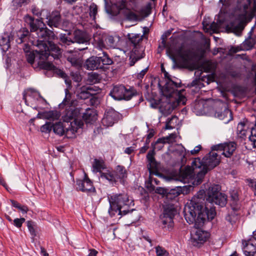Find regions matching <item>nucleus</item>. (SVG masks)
<instances>
[{"label":"nucleus","mask_w":256,"mask_h":256,"mask_svg":"<svg viewBox=\"0 0 256 256\" xmlns=\"http://www.w3.org/2000/svg\"><path fill=\"white\" fill-rule=\"evenodd\" d=\"M219 184H212L206 191L200 190L184 208V218L188 222H196L198 227L214 218L216 215L215 208L211 205L214 203L221 207L227 203V196L220 192Z\"/></svg>","instance_id":"1"},{"label":"nucleus","mask_w":256,"mask_h":256,"mask_svg":"<svg viewBox=\"0 0 256 256\" xmlns=\"http://www.w3.org/2000/svg\"><path fill=\"white\" fill-rule=\"evenodd\" d=\"M32 44L36 46V49L30 51V46L28 44H24L23 48L26 53V56L28 62L32 64L34 62L37 63L38 66L42 69L47 70H54L56 67L49 61L52 58L58 60L61 56L62 50L58 46L52 44L51 46V51L46 50L44 46L42 44Z\"/></svg>","instance_id":"2"},{"label":"nucleus","mask_w":256,"mask_h":256,"mask_svg":"<svg viewBox=\"0 0 256 256\" xmlns=\"http://www.w3.org/2000/svg\"><path fill=\"white\" fill-rule=\"evenodd\" d=\"M230 5L235 6L234 15L240 22L236 35L240 36L244 29L243 22L250 21L254 17L256 12V2L253 0H228Z\"/></svg>","instance_id":"3"},{"label":"nucleus","mask_w":256,"mask_h":256,"mask_svg":"<svg viewBox=\"0 0 256 256\" xmlns=\"http://www.w3.org/2000/svg\"><path fill=\"white\" fill-rule=\"evenodd\" d=\"M110 207L108 212L112 216L116 212L119 215H126L133 209H130L131 206L134 205V201L130 199L126 194H116L108 198Z\"/></svg>","instance_id":"4"},{"label":"nucleus","mask_w":256,"mask_h":256,"mask_svg":"<svg viewBox=\"0 0 256 256\" xmlns=\"http://www.w3.org/2000/svg\"><path fill=\"white\" fill-rule=\"evenodd\" d=\"M65 94L64 98L59 105L60 108L64 110L62 116L63 120L66 122L74 120V124H76L78 118L81 117L80 110L75 107V100L72 99V94L68 89L65 90Z\"/></svg>","instance_id":"5"},{"label":"nucleus","mask_w":256,"mask_h":256,"mask_svg":"<svg viewBox=\"0 0 256 256\" xmlns=\"http://www.w3.org/2000/svg\"><path fill=\"white\" fill-rule=\"evenodd\" d=\"M201 166L200 159L199 158H195L192 160L191 166H188L184 170H180L182 180L185 182L186 180L194 178L196 175V184H200L206 172V170L204 172L201 170Z\"/></svg>","instance_id":"6"},{"label":"nucleus","mask_w":256,"mask_h":256,"mask_svg":"<svg viewBox=\"0 0 256 256\" xmlns=\"http://www.w3.org/2000/svg\"><path fill=\"white\" fill-rule=\"evenodd\" d=\"M174 138L175 134H171L168 136L160 138L158 139L154 143L152 144L151 146L152 149L148 152L146 156V158L148 161L147 167L148 171L151 174H156L157 170L158 164L154 158L155 150H162L166 143L170 142V139H174Z\"/></svg>","instance_id":"7"},{"label":"nucleus","mask_w":256,"mask_h":256,"mask_svg":"<svg viewBox=\"0 0 256 256\" xmlns=\"http://www.w3.org/2000/svg\"><path fill=\"white\" fill-rule=\"evenodd\" d=\"M36 39L32 40V44H36L38 42L40 44H42L44 46V49L46 50L51 51V46L50 45H54L58 46L56 44L53 43L52 40L55 39L56 36L54 32L47 28H40L36 32Z\"/></svg>","instance_id":"8"},{"label":"nucleus","mask_w":256,"mask_h":256,"mask_svg":"<svg viewBox=\"0 0 256 256\" xmlns=\"http://www.w3.org/2000/svg\"><path fill=\"white\" fill-rule=\"evenodd\" d=\"M179 62L182 68L193 70L196 68L194 62L195 56L190 50H183L182 48L178 52Z\"/></svg>","instance_id":"9"},{"label":"nucleus","mask_w":256,"mask_h":256,"mask_svg":"<svg viewBox=\"0 0 256 256\" xmlns=\"http://www.w3.org/2000/svg\"><path fill=\"white\" fill-rule=\"evenodd\" d=\"M220 162V156L219 154L212 150L207 154L203 158L200 160L202 164L201 170L204 172L206 171V174L208 170H210L216 166Z\"/></svg>","instance_id":"10"},{"label":"nucleus","mask_w":256,"mask_h":256,"mask_svg":"<svg viewBox=\"0 0 256 256\" xmlns=\"http://www.w3.org/2000/svg\"><path fill=\"white\" fill-rule=\"evenodd\" d=\"M109 94L115 100H130L135 92L134 90L127 89L123 85H116L113 87Z\"/></svg>","instance_id":"11"},{"label":"nucleus","mask_w":256,"mask_h":256,"mask_svg":"<svg viewBox=\"0 0 256 256\" xmlns=\"http://www.w3.org/2000/svg\"><path fill=\"white\" fill-rule=\"evenodd\" d=\"M94 44L100 50L113 47L115 45V40L112 36L96 32L94 34Z\"/></svg>","instance_id":"12"},{"label":"nucleus","mask_w":256,"mask_h":256,"mask_svg":"<svg viewBox=\"0 0 256 256\" xmlns=\"http://www.w3.org/2000/svg\"><path fill=\"white\" fill-rule=\"evenodd\" d=\"M177 213V210L173 204H168L164 206L162 216L161 220L162 224L165 227L172 228L173 226V218Z\"/></svg>","instance_id":"13"},{"label":"nucleus","mask_w":256,"mask_h":256,"mask_svg":"<svg viewBox=\"0 0 256 256\" xmlns=\"http://www.w3.org/2000/svg\"><path fill=\"white\" fill-rule=\"evenodd\" d=\"M237 144L234 142H229L218 145L214 146L212 150L222 152V154L226 158H230L236 150Z\"/></svg>","instance_id":"14"},{"label":"nucleus","mask_w":256,"mask_h":256,"mask_svg":"<svg viewBox=\"0 0 256 256\" xmlns=\"http://www.w3.org/2000/svg\"><path fill=\"white\" fill-rule=\"evenodd\" d=\"M189 224V222H188ZM194 224V228L196 230L193 234H191V238L192 244L194 246H198V244H204L208 238L210 234L208 232L202 230L200 228L204 226L198 227L196 225V222L190 224Z\"/></svg>","instance_id":"15"},{"label":"nucleus","mask_w":256,"mask_h":256,"mask_svg":"<svg viewBox=\"0 0 256 256\" xmlns=\"http://www.w3.org/2000/svg\"><path fill=\"white\" fill-rule=\"evenodd\" d=\"M76 188L78 190L84 192H95L96 189L93 186L92 181L89 178L87 174L84 173L82 180H76Z\"/></svg>","instance_id":"16"},{"label":"nucleus","mask_w":256,"mask_h":256,"mask_svg":"<svg viewBox=\"0 0 256 256\" xmlns=\"http://www.w3.org/2000/svg\"><path fill=\"white\" fill-rule=\"evenodd\" d=\"M119 118V113L112 108L106 110L102 120V124L106 126H112Z\"/></svg>","instance_id":"17"},{"label":"nucleus","mask_w":256,"mask_h":256,"mask_svg":"<svg viewBox=\"0 0 256 256\" xmlns=\"http://www.w3.org/2000/svg\"><path fill=\"white\" fill-rule=\"evenodd\" d=\"M24 21L30 26L31 32H38L42 26H44L41 20L34 19L29 15L25 16Z\"/></svg>","instance_id":"18"},{"label":"nucleus","mask_w":256,"mask_h":256,"mask_svg":"<svg viewBox=\"0 0 256 256\" xmlns=\"http://www.w3.org/2000/svg\"><path fill=\"white\" fill-rule=\"evenodd\" d=\"M230 204L234 212L240 210L241 204L238 198V194L237 190H232L230 192Z\"/></svg>","instance_id":"19"},{"label":"nucleus","mask_w":256,"mask_h":256,"mask_svg":"<svg viewBox=\"0 0 256 256\" xmlns=\"http://www.w3.org/2000/svg\"><path fill=\"white\" fill-rule=\"evenodd\" d=\"M214 116L222 120L225 124L228 123L233 118L232 112L226 108H224L223 110L216 111Z\"/></svg>","instance_id":"20"},{"label":"nucleus","mask_w":256,"mask_h":256,"mask_svg":"<svg viewBox=\"0 0 256 256\" xmlns=\"http://www.w3.org/2000/svg\"><path fill=\"white\" fill-rule=\"evenodd\" d=\"M90 36L86 32L76 30L74 33V43L86 44H89Z\"/></svg>","instance_id":"21"},{"label":"nucleus","mask_w":256,"mask_h":256,"mask_svg":"<svg viewBox=\"0 0 256 256\" xmlns=\"http://www.w3.org/2000/svg\"><path fill=\"white\" fill-rule=\"evenodd\" d=\"M127 37L133 46L132 50H144L140 44L142 40L143 36H141L140 34H128Z\"/></svg>","instance_id":"22"},{"label":"nucleus","mask_w":256,"mask_h":256,"mask_svg":"<svg viewBox=\"0 0 256 256\" xmlns=\"http://www.w3.org/2000/svg\"><path fill=\"white\" fill-rule=\"evenodd\" d=\"M100 66L98 57L92 56L86 60L84 66L88 70H94L100 69Z\"/></svg>","instance_id":"23"},{"label":"nucleus","mask_w":256,"mask_h":256,"mask_svg":"<svg viewBox=\"0 0 256 256\" xmlns=\"http://www.w3.org/2000/svg\"><path fill=\"white\" fill-rule=\"evenodd\" d=\"M144 50H132L129 58L130 66H134L137 61L144 58Z\"/></svg>","instance_id":"24"},{"label":"nucleus","mask_w":256,"mask_h":256,"mask_svg":"<svg viewBox=\"0 0 256 256\" xmlns=\"http://www.w3.org/2000/svg\"><path fill=\"white\" fill-rule=\"evenodd\" d=\"M47 22L48 24L51 28L52 26L58 27L61 22V17L60 12L58 11L53 12L50 14Z\"/></svg>","instance_id":"25"},{"label":"nucleus","mask_w":256,"mask_h":256,"mask_svg":"<svg viewBox=\"0 0 256 256\" xmlns=\"http://www.w3.org/2000/svg\"><path fill=\"white\" fill-rule=\"evenodd\" d=\"M180 84L174 82L172 80L169 79L165 84V90L168 92V96H173L177 92V88L179 87Z\"/></svg>","instance_id":"26"},{"label":"nucleus","mask_w":256,"mask_h":256,"mask_svg":"<svg viewBox=\"0 0 256 256\" xmlns=\"http://www.w3.org/2000/svg\"><path fill=\"white\" fill-rule=\"evenodd\" d=\"M254 28L251 29V30L248 33V37L245 40L241 45L242 50H250L252 48L256 43V39L252 37V33L253 32Z\"/></svg>","instance_id":"27"},{"label":"nucleus","mask_w":256,"mask_h":256,"mask_svg":"<svg viewBox=\"0 0 256 256\" xmlns=\"http://www.w3.org/2000/svg\"><path fill=\"white\" fill-rule=\"evenodd\" d=\"M106 166L104 160L100 158H94L92 163V172H102V170L105 169Z\"/></svg>","instance_id":"28"},{"label":"nucleus","mask_w":256,"mask_h":256,"mask_svg":"<svg viewBox=\"0 0 256 256\" xmlns=\"http://www.w3.org/2000/svg\"><path fill=\"white\" fill-rule=\"evenodd\" d=\"M82 116L86 123H90L96 119V115L95 112L89 108L86 109L84 112L82 113Z\"/></svg>","instance_id":"29"},{"label":"nucleus","mask_w":256,"mask_h":256,"mask_svg":"<svg viewBox=\"0 0 256 256\" xmlns=\"http://www.w3.org/2000/svg\"><path fill=\"white\" fill-rule=\"evenodd\" d=\"M67 60L70 62L72 66H80L82 64L80 54L76 52L72 53L70 56H68L67 57Z\"/></svg>","instance_id":"30"},{"label":"nucleus","mask_w":256,"mask_h":256,"mask_svg":"<svg viewBox=\"0 0 256 256\" xmlns=\"http://www.w3.org/2000/svg\"><path fill=\"white\" fill-rule=\"evenodd\" d=\"M72 122L70 123L71 126L70 128L69 126L68 128L64 130V134L68 138H72L76 137V133L77 132L78 128H81V126L83 125V123L82 122L80 121L78 122V126L75 127L72 126Z\"/></svg>","instance_id":"31"},{"label":"nucleus","mask_w":256,"mask_h":256,"mask_svg":"<svg viewBox=\"0 0 256 256\" xmlns=\"http://www.w3.org/2000/svg\"><path fill=\"white\" fill-rule=\"evenodd\" d=\"M0 46L4 52H6L10 48V38L8 34H4L0 36Z\"/></svg>","instance_id":"32"},{"label":"nucleus","mask_w":256,"mask_h":256,"mask_svg":"<svg viewBox=\"0 0 256 256\" xmlns=\"http://www.w3.org/2000/svg\"><path fill=\"white\" fill-rule=\"evenodd\" d=\"M100 63L102 66H100V69L105 68V66H109L113 63L112 58L108 56L106 52H103L102 56H98Z\"/></svg>","instance_id":"33"},{"label":"nucleus","mask_w":256,"mask_h":256,"mask_svg":"<svg viewBox=\"0 0 256 256\" xmlns=\"http://www.w3.org/2000/svg\"><path fill=\"white\" fill-rule=\"evenodd\" d=\"M243 252L246 256H250L256 251V246L253 244H250L248 242L244 241L242 242Z\"/></svg>","instance_id":"34"},{"label":"nucleus","mask_w":256,"mask_h":256,"mask_svg":"<svg viewBox=\"0 0 256 256\" xmlns=\"http://www.w3.org/2000/svg\"><path fill=\"white\" fill-rule=\"evenodd\" d=\"M114 172V175L118 180L119 179H122L127 176V172L125 168L120 165H118L113 170Z\"/></svg>","instance_id":"35"},{"label":"nucleus","mask_w":256,"mask_h":256,"mask_svg":"<svg viewBox=\"0 0 256 256\" xmlns=\"http://www.w3.org/2000/svg\"><path fill=\"white\" fill-rule=\"evenodd\" d=\"M100 177L102 179H106L112 184L116 183L117 182L113 170H107L105 172H102L100 174Z\"/></svg>","instance_id":"36"},{"label":"nucleus","mask_w":256,"mask_h":256,"mask_svg":"<svg viewBox=\"0 0 256 256\" xmlns=\"http://www.w3.org/2000/svg\"><path fill=\"white\" fill-rule=\"evenodd\" d=\"M156 193L164 195L166 194V197L168 198H172L170 197L171 194H173L174 195V197L178 196L180 194V193L176 191V190H171L170 192L168 194L167 190L166 189H164V188H161V187H158L156 189L154 188V190Z\"/></svg>","instance_id":"37"},{"label":"nucleus","mask_w":256,"mask_h":256,"mask_svg":"<svg viewBox=\"0 0 256 256\" xmlns=\"http://www.w3.org/2000/svg\"><path fill=\"white\" fill-rule=\"evenodd\" d=\"M44 118L47 120H55L59 119L60 114L56 110H50L46 112L44 114Z\"/></svg>","instance_id":"38"},{"label":"nucleus","mask_w":256,"mask_h":256,"mask_svg":"<svg viewBox=\"0 0 256 256\" xmlns=\"http://www.w3.org/2000/svg\"><path fill=\"white\" fill-rule=\"evenodd\" d=\"M29 32L26 28H24L22 32H20L18 34V38L16 40V41L18 44H22L28 38Z\"/></svg>","instance_id":"39"},{"label":"nucleus","mask_w":256,"mask_h":256,"mask_svg":"<svg viewBox=\"0 0 256 256\" xmlns=\"http://www.w3.org/2000/svg\"><path fill=\"white\" fill-rule=\"evenodd\" d=\"M77 96L78 98L82 100H86L88 98H90L91 102L92 104L93 101L98 100L96 98H94L88 90H82L80 92L77 94Z\"/></svg>","instance_id":"40"},{"label":"nucleus","mask_w":256,"mask_h":256,"mask_svg":"<svg viewBox=\"0 0 256 256\" xmlns=\"http://www.w3.org/2000/svg\"><path fill=\"white\" fill-rule=\"evenodd\" d=\"M52 130L54 132L60 136H62L64 133V126L61 122H56L52 124Z\"/></svg>","instance_id":"41"},{"label":"nucleus","mask_w":256,"mask_h":256,"mask_svg":"<svg viewBox=\"0 0 256 256\" xmlns=\"http://www.w3.org/2000/svg\"><path fill=\"white\" fill-rule=\"evenodd\" d=\"M158 166H157V168ZM150 176L148 178V180L146 182V188L150 192H152L154 190L155 186L154 184H153V177L152 176V175H158V170H156V174H150Z\"/></svg>","instance_id":"42"},{"label":"nucleus","mask_w":256,"mask_h":256,"mask_svg":"<svg viewBox=\"0 0 256 256\" xmlns=\"http://www.w3.org/2000/svg\"><path fill=\"white\" fill-rule=\"evenodd\" d=\"M239 212H234L232 210L230 214L226 216V220L233 224L238 219V216L240 214Z\"/></svg>","instance_id":"43"},{"label":"nucleus","mask_w":256,"mask_h":256,"mask_svg":"<svg viewBox=\"0 0 256 256\" xmlns=\"http://www.w3.org/2000/svg\"><path fill=\"white\" fill-rule=\"evenodd\" d=\"M60 38L62 44L64 46H69L74 43L73 40L68 38L66 34H60Z\"/></svg>","instance_id":"44"},{"label":"nucleus","mask_w":256,"mask_h":256,"mask_svg":"<svg viewBox=\"0 0 256 256\" xmlns=\"http://www.w3.org/2000/svg\"><path fill=\"white\" fill-rule=\"evenodd\" d=\"M156 256H169L168 252L163 247L158 246L156 247Z\"/></svg>","instance_id":"45"},{"label":"nucleus","mask_w":256,"mask_h":256,"mask_svg":"<svg viewBox=\"0 0 256 256\" xmlns=\"http://www.w3.org/2000/svg\"><path fill=\"white\" fill-rule=\"evenodd\" d=\"M98 12L97 6L92 3L90 6V12L89 14L90 16L92 18V20H95L96 16Z\"/></svg>","instance_id":"46"},{"label":"nucleus","mask_w":256,"mask_h":256,"mask_svg":"<svg viewBox=\"0 0 256 256\" xmlns=\"http://www.w3.org/2000/svg\"><path fill=\"white\" fill-rule=\"evenodd\" d=\"M52 128V124L50 122H47L40 128V130L42 132L49 133Z\"/></svg>","instance_id":"47"},{"label":"nucleus","mask_w":256,"mask_h":256,"mask_svg":"<svg viewBox=\"0 0 256 256\" xmlns=\"http://www.w3.org/2000/svg\"><path fill=\"white\" fill-rule=\"evenodd\" d=\"M127 20L131 21H137L138 20V16L137 14L132 12H128L126 14Z\"/></svg>","instance_id":"48"},{"label":"nucleus","mask_w":256,"mask_h":256,"mask_svg":"<svg viewBox=\"0 0 256 256\" xmlns=\"http://www.w3.org/2000/svg\"><path fill=\"white\" fill-rule=\"evenodd\" d=\"M249 140L254 142H256V124L250 130V135Z\"/></svg>","instance_id":"49"},{"label":"nucleus","mask_w":256,"mask_h":256,"mask_svg":"<svg viewBox=\"0 0 256 256\" xmlns=\"http://www.w3.org/2000/svg\"><path fill=\"white\" fill-rule=\"evenodd\" d=\"M30 0H14V5L17 7H21L22 6L28 4Z\"/></svg>","instance_id":"50"},{"label":"nucleus","mask_w":256,"mask_h":256,"mask_svg":"<svg viewBox=\"0 0 256 256\" xmlns=\"http://www.w3.org/2000/svg\"><path fill=\"white\" fill-rule=\"evenodd\" d=\"M229 74L234 78H240L242 76L240 72L238 70H231L229 72Z\"/></svg>","instance_id":"51"},{"label":"nucleus","mask_w":256,"mask_h":256,"mask_svg":"<svg viewBox=\"0 0 256 256\" xmlns=\"http://www.w3.org/2000/svg\"><path fill=\"white\" fill-rule=\"evenodd\" d=\"M175 94L178 96V104H185L186 98L184 96L180 94V91H177V92H176Z\"/></svg>","instance_id":"52"},{"label":"nucleus","mask_w":256,"mask_h":256,"mask_svg":"<svg viewBox=\"0 0 256 256\" xmlns=\"http://www.w3.org/2000/svg\"><path fill=\"white\" fill-rule=\"evenodd\" d=\"M25 221V219L24 218H16L14 220V224L15 226H16L18 228L21 227L22 224L23 222H24Z\"/></svg>","instance_id":"53"},{"label":"nucleus","mask_w":256,"mask_h":256,"mask_svg":"<svg viewBox=\"0 0 256 256\" xmlns=\"http://www.w3.org/2000/svg\"><path fill=\"white\" fill-rule=\"evenodd\" d=\"M27 226L28 230L32 235L35 236L36 235L35 230L32 226V222L28 221L27 222Z\"/></svg>","instance_id":"54"},{"label":"nucleus","mask_w":256,"mask_h":256,"mask_svg":"<svg viewBox=\"0 0 256 256\" xmlns=\"http://www.w3.org/2000/svg\"><path fill=\"white\" fill-rule=\"evenodd\" d=\"M202 146L200 145L196 146L194 150L190 151V153L192 155L197 154L201 150Z\"/></svg>","instance_id":"55"},{"label":"nucleus","mask_w":256,"mask_h":256,"mask_svg":"<svg viewBox=\"0 0 256 256\" xmlns=\"http://www.w3.org/2000/svg\"><path fill=\"white\" fill-rule=\"evenodd\" d=\"M32 12L34 14L37 16H38L41 15V12H40L39 10L37 8L36 6L32 7Z\"/></svg>","instance_id":"56"},{"label":"nucleus","mask_w":256,"mask_h":256,"mask_svg":"<svg viewBox=\"0 0 256 256\" xmlns=\"http://www.w3.org/2000/svg\"><path fill=\"white\" fill-rule=\"evenodd\" d=\"M171 34V32L170 31H167L165 32L164 34L162 36V43L164 46L166 44V40L168 36Z\"/></svg>","instance_id":"57"},{"label":"nucleus","mask_w":256,"mask_h":256,"mask_svg":"<svg viewBox=\"0 0 256 256\" xmlns=\"http://www.w3.org/2000/svg\"><path fill=\"white\" fill-rule=\"evenodd\" d=\"M147 72V68H145L143 70H142L139 74H138V79L142 78L146 74V72Z\"/></svg>","instance_id":"58"},{"label":"nucleus","mask_w":256,"mask_h":256,"mask_svg":"<svg viewBox=\"0 0 256 256\" xmlns=\"http://www.w3.org/2000/svg\"><path fill=\"white\" fill-rule=\"evenodd\" d=\"M244 126V123L240 122L238 124V130L240 131L242 134H244V132L242 133L243 131V127Z\"/></svg>","instance_id":"59"},{"label":"nucleus","mask_w":256,"mask_h":256,"mask_svg":"<svg viewBox=\"0 0 256 256\" xmlns=\"http://www.w3.org/2000/svg\"><path fill=\"white\" fill-rule=\"evenodd\" d=\"M134 151V148L130 146V147H128V148H126V150H124V152L128 154H130Z\"/></svg>","instance_id":"60"},{"label":"nucleus","mask_w":256,"mask_h":256,"mask_svg":"<svg viewBox=\"0 0 256 256\" xmlns=\"http://www.w3.org/2000/svg\"><path fill=\"white\" fill-rule=\"evenodd\" d=\"M148 146L144 145L142 147L140 150V154H144L148 150Z\"/></svg>","instance_id":"61"},{"label":"nucleus","mask_w":256,"mask_h":256,"mask_svg":"<svg viewBox=\"0 0 256 256\" xmlns=\"http://www.w3.org/2000/svg\"><path fill=\"white\" fill-rule=\"evenodd\" d=\"M22 212L26 213V212L28 211V208L26 206H21L19 208Z\"/></svg>","instance_id":"62"},{"label":"nucleus","mask_w":256,"mask_h":256,"mask_svg":"<svg viewBox=\"0 0 256 256\" xmlns=\"http://www.w3.org/2000/svg\"><path fill=\"white\" fill-rule=\"evenodd\" d=\"M40 254L43 256H49L48 254L46 252L45 248L42 246H40Z\"/></svg>","instance_id":"63"},{"label":"nucleus","mask_w":256,"mask_h":256,"mask_svg":"<svg viewBox=\"0 0 256 256\" xmlns=\"http://www.w3.org/2000/svg\"><path fill=\"white\" fill-rule=\"evenodd\" d=\"M90 252L88 256H96L98 252L92 249L90 250Z\"/></svg>","instance_id":"64"}]
</instances>
